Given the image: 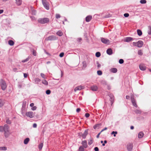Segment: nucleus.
I'll use <instances>...</instances> for the list:
<instances>
[{
	"instance_id": "obj_1",
	"label": "nucleus",
	"mask_w": 151,
	"mask_h": 151,
	"mask_svg": "<svg viewBox=\"0 0 151 151\" xmlns=\"http://www.w3.org/2000/svg\"><path fill=\"white\" fill-rule=\"evenodd\" d=\"M49 19L48 18H40L37 20L39 23L42 24L47 23L49 22Z\"/></svg>"
},
{
	"instance_id": "obj_2",
	"label": "nucleus",
	"mask_w": 151,
	"mask_h": 151,
	"mask_svg": "<svg viewBox=\"0 0 151 151\" xmlns=\"http://www.w3.org/2000/svg\"><path fill=\"white\" fill-rule=\"evenodd\" d=\"M4 130V134L6 137H7L9 134V128L8 125L7 124L4 125L3 127Z\"/></svg>"
},
{
	"instance_id": "obj_3",
	"label": "nucleus",
	"mask_w": 151,
	"mask_h": 151,
	"mask_svg": "<svg viewBox=\"0 0 151 151\" xmlns=\"http://www.w3.org/2000/svg\"><path fill=\"white\" fill-rule=\"evenodd\" d=\"M42 2L44 7L47 10L49 9V3L46 0H42Z\"/></svg>"
},
{
	"instance_id": "obj_4",
	"label": "nucleus",
	"mask_w": 151,
	"mask_h": 151,
	"mask_svg": "<svg viewBox=\"0 0 151 151\" xmlns=\"http://www.w3.org/2000/svg\"><path fill=\"white\" fill-rule=\"evenodd\" d=\"M26 115L28 117L30 118H33L35 116L34 113L32 111H30L26 113Z\"/></svg>"
},
{
	"instance_id": "obj_5",
	"label": "nucleus",
	"mask_w": 151,
	"mask_h": 151,
	"mask_svg": "<svg viewBox=\"0 0 151 151\" xmlns=\"http://www.w3.org/2000/svg\"><path fill=\"white\" fill-rule=\"evenodd\" d=\"M57 39V37L54 36L52 35L50 36L45 39V40L46 41L53 40H56Z\"/></svg>"
},
{
	"instance_id": "obj_6",
	"label": "nucleus",
	"mask_w": 151,
	"mask_h": 151,
	"mask_svg": "<svg viewBox=\"0 0 151 151\" xmlns=\"http://www.w3.org/2000/svg\"><path fill=\"white\" fill-rule=\"evenodd\" d=\"M101 41L102 43L108 45L110 43L109 40L106 39L104 38H101Z\"/></svg>"
},
{
	"instance_id": "obj_7",
	"label": "nucleus",
	"mask_w": 151,
	"mask_h": 151,
	"mask_svg": "<svg viewBox=\"0 0 151 151\" xmlns=\"http://www.w3.org/2000/svg\"><path fill=\"white\" fill-rule=\"evenodd\" d=\"M131 100L133 104V105L135 107H137V105L136 104V102L134 98V96L133 95H132L131 96Z\"/></svg>"
},
{
	"instance_id": "obj_8",
	"label": "nucleus",
	"mask_w": 151,
	"mask_h": 151,
	"mask_svg": "<svg viewBox=\"0 0 151 151\" xmlns=\"http://www.w3.org/2000/svg\"><path fill=\"white\" fill-rule=\"evenodd\" d=\"M84 88V86H78L74 89V91H76L78 90H80Z\"/></svg>"
},
{
	"instance_id": "obj_9",
	"label": "nucleus",
	"mask_w": 151,
	"mask_h": 151,
	"mask_svg": "<svg viewBox=\"0 0 151 151\" xmlns=\"http://www.w3.org/2000/svg\"><path fill=\"white\" fill-rule=\"evenodd\" d=\"M133 145L132 143H129L127 146V148L129 151H131L133 148Z\"/></svg>"
},
{
	"instance_id": "obj_10",
	"label": "nucleus",
	"mask_w": 151,
	"mask_h": 151,
	"mask_svg": "<svg viewBox=\"0 0 151 151\" xmlns=\"http://www.w3.org/2000/svg\"><path fill=\"white\" fill-rule=\"evenodd\" d=\"M133 40H134L133 38L131 37H126L124 39V41L125 42H129Z\"/></svg>"
},
{
	"instance_id": "obj_11",
	"label": "nucleus",
	"mask_w": 151,
	"mask_h": 151,
	"mask_svg": "<svg viewBox=\"0 0 151 151\" xmlns=\"http://www.w3.org/2000/svg\"><path fill=\"white\" fill-rule=\"evenodd\" d=\"M139 69L142 70H145L146 69V67L145 65L140 64L139 65Z\"/></svg>"
},
{
	"instance_id": "obj_12",
	"label": "nucleus",
	"mask_w": 151,
	"mask_h": 151,
	"mask_svg": "<svg viewBox=\"0 0 151 151\" xmlns=\"http://www.w3.org/2000/svg\"><path fill=\"white\" fill-rule=\"evenodd\" d=\"M143 44V42L141 40H139L137 42L138 47H142Z\"/></svg>"
},
{
	"instance_id": "obj_13",
	"label": "nucleus",
	"mask_w": 151,
	"mask_h": 151,
	"mask_svg": "<svg viewBox=\"0 0 151 151\" xmlns=\"http://www.w3.org/2000/svg\"><path fill=\"white\" fill-rule=\"evenodd\" d=\"M88 134V130L86 129L84 133L82 134V138L83 139L85 138L86 136Z\"/></svg>"
},
{
	"instance_id": "obj_14",
	"label": "nucleus",
	"mask_w": 151,
	"mask_h": 151,
	"mask_svg": "<svg viewBox=\"0 0 151 151\" xmlns=\"http://www.w3.org/2000/svg\"><path fill=\"white\" fill-rule=\"evenodd\" d=\"M106 53L109 55H112L113 53L112 50L111 48H109L106 50Z\"/></svg>"
},
{
	"instance_id": "obj_15",
	"label": "nucleus",
	"mask_w": 151,
	"mask_h": 151,
	"mask_svg": "<svg viewBox=\"0 0 151 151\" xmlns=\"http://www.w3.org/2000/svg\"><path fill=\"white\" fill-rule=\"evenodd\" d=\"M109 96L110 98V101H111V105H112L113 103V101L114 100V98L113 95L112 94L110 95Z\"/></svg>"
},
{
	"instance_id": "obj_16",
	"label": "nucleus",
	"mask_w": 151,
	"mask_h": 151,
	"mask_svg": "<svg viewBox=\"0 0 151 151\" xmlns=\"http://www.w3.org/2000/svg\"><path fill=\"white\" fill-rule=\"evenodd\" d=\"M92 19V17L91 16L89 15L86 18V22H89Z\"/></svg>"
},
{
	"instance_id": "obj_17",
	"label": "nucleus",
	"mask_w": 151,
	"mask_h": 151,
	"mask_svg": "<svg viewBox=\"0 0 151 151\" xmlns=\"http://www.w3.org/2000/svg\"><path fill=\"white\" fill-rule=\"evenodd\" d=\"M91 88L93 91H96L98 89V87L96 86H92Z\"/></svg>"
},
{
	"instance_id": "obj_18",
	"label": "nucleus",
	"mask_w": 151,
	"mask_h": 151,
	"mask_svg": "<svg viewBox=\"0 0 151 151\" xmlns=\"http://www.w3.org/2000/svg\"><path fill=\"white\" fill-rule=\"evenodd\" d=\"M82 144L84 148H86L87 147V145L86 141L84 140L83 141Z\"/></svg>"
},
{
	"instance_id": "obj_19",
	"label": "nucleus",
	"mask_w": 151,
	"mask_h": 151,
	"mask_svg": "<svg viewBox=\"0 0 151 151\" xmlns=\"http://www.w3.org/2000/svg\"><path fill=\"white\" fill-rule=\"evenodd\" d=\"M101 124H98L95 125L93 128L95 129H97L100 128V127L101 126Z\"/></svg>"
},
{
	"instance_id": "obj_20",
	"label": "nucleus",
	"mask_w": 151,
	"mask_h": 151,
	"mask_svg": "<svg viewBox=\"0 0 151 151\" xmlns=\"http://www.w3.org/2000/svg\"><path fill=\"white\" fill-rule=\"evenodd\" d=\"M144 135V133L142 132H140L138 134V138H142L143 137Z\"/></svg>"
},
{
	"instance_id": "obj_21",
	"label": "nucleus",
	"mask_w": 151,
	"mask_h": 151,
	"mask_svg": "<svg viewBox=\"0 0 151 151\" xmlns=\"http://www.w3.org/2000/svg\"><path fill=\"white\" fill-rule=\"evenodd\" d=\"M16 3L18 6L21 5L22 3V0H16Z\"/></svg>"
},
{
	"instance_id": "obj_22",
	"label": "nucleus",
	"mask_w": 151,
	"mask_h": 151,
	"mask_svg": "<svg viewBox=\"0 0 151 151\" xmlns=\"http://www.w3.org/2000/svg\"><path fill=\"white\" fill-rule=\"evenodd\" d=\"M31 51L32 52V54L34 56H36L37 55L36 51L34 49L31 48Z\"/></svg>"
},
{
	"instance_id": "obj_23",
	"label": "nucleus",
	"mask_w": 151,
	"mask_h": 151,
	"mask_svg": "<svg viewBox=\"0 0 151 151\" xmlns=\"http://www.w3.org/2000/svg\"><path fill=\"white\" fill-rule=\"evenodd\" d=\"M111 71L113 73H116L117 71V69L116 68H113L111 69Z\"/></svg>"
},
{
	"instance_id": "obj_24",
	"label": "nucleus",
	"mask_w": 151,
	"mask_h": 151,
	"mask_svg": "<svg viewBox=\"0 0 151 151\" xmlns=\"http://www.w3.org/2000/svg\"><path fill=\"white\" fill-rule=\"evenodd\" d=\"M56 34L59 36H61L63 35V33L61 31H59L56 33Z\"/></svg>"
},
{
	"instance_id": "obj_25",
	"label": "nucleus",
	"mask_w": 151,
	"mask_h": 151,
	"mask_svg": "<svg viewBox=\"0 0 151 151\" xmlns=\"http://www.w3.org/2000/svg\"><path fill=\"white\" fill-rule=\"evenodd\" d=\"M93 139L91 138L88 140V143L89 145H91L93 143Z\"/></svg>"
},
{
	"instance_id": "obj_26",
	"label": "nucleus",
	"mask_w": 151,
	"mask_h": 151,
	"mask_svg": "<svg viewBox=\"0 0 151 151\" xmlns=\"http://www.w3.org/2000/svg\"><path fill=\"white\" fill-rule=\"evenodd\" d=\"M0 85H5L6 83L2 79H1L0 80Z\"/></svg>"
},
{
	"instance_id": "obj_27",
	"label": "nucleus",
	"mask_w": 151,
	"mask_h": 151,
	"mask_svg": "<svg viewBox=\"0 0 151 151\" xmlns=\"http://www.w3.org/2000/svg\"><path fill=\"white\" fill-rule=\"evenodd\" d=\"M29 140V139L28 138L25 139L24 141V143L25 144H27Z\"/></svg>"
},
{
	"instance_id": "obj_28",
	"label": "nucleus",
	"mask_w": 151,
	"mask_h": 151,
	"mask_svg": "<svg viewBox=\"0 0 151 151\" xmlns=\"http://www.w3.org/2000/svg\"><path fill=\"white\" fill-rule=\"evenodd\" d=\"M8 44L11 46H13L14 44V42L12 40H9L8 41Z\"/></svg>"
},
{
	"instance_id": "obj_29",
	"label": "nucleus",
	"mask_w": 151,
	"mask_h": 151,
	"mask_svg": "<svg viewBox=\"0 0 151 151\" xmlns=\"http://www.w3.org/2000/svg\"><path fill=\"white\" fill-rule=\"evenodd\" d=\"M137 33L138 35L140 36H141L142 34V31L139 29H137Z\"/></svg>"
},
{
	"instance_id": "obj_30",
	"label": "nucleus",
	"mask_w": 151,
	"mask_h": 151,
	"mask_svg": "<svg viewBox=\"0 0 151 151\" xmlns=\"http://www.w3.org/2000/svg\"><path fill=\"white\" fill-rule=\"evenodd\" d=\"M148 28V33L149 35H151V26H149Z\"/></svg>"
},
{
	"instance_id": "obj_31",
	"label": "nucleus",
	"mask_w": 151,
	"mask_h": 151,
	"mask_svg": "<svg viewBox=\"0 0 151 151\" xmlns=\"http://www.w3.org/2000/svg\"><path fill=\"white\" fill-rule=\"evenodd\" d=\"M6 147H0V150H6Z\"/></svg>"
},
{
	"instance_id": "obj_32",
	"label": "nucleus",
	"mask_w": 151,
	"mask_h": 151,
	"mask_svg": "<svg viewBox=\"0 0 151 151\" xmlns=\"http://www.w3.org/2000/svg\"><path fill=\"white\" fill-rule=\"evenodd\" d=\"M42 83L43 84H45V85H47L48 84L47 82L45 80H44L42 81Z\"/></svg>"
},
{
	"instance_id": "obj_33",
	"label": "nucleus",
	"mask_w": 151,
	"mask_h": 151,
	"mask_svg": "<svg viewBox=\"0 0 151 151\" xmlns=\"http://www.w3.org/2000/svg\"><path fill=\"white\" fill-rule=\"evenodd\" d=\"M147 1L146 0H141L140 2L142 4H145L146 3Z\"/></svg>"
},
{
	"instance_id": "obj_34",
	"label": "nucleus",
	"mask_w": 151,
	"mask_h": 151,
	"mask_svg": "<svg viewBox=\"0 0 151 151\" xmlns=\"http://www.w3.org/2000/svg\"><path fill=\"white\" fill-rule=\"evenodd\" d=\"M43 146V144L42 143H40L39 145V149L40 150H41L42 147Z\"/></svg>"
},
{
	"instance_id": "obj_35",
	"label": "nucleus",
	"mask_w": 151,
	"mask_h": 151,
	"mask_svg": "<svg viewBox=\"0 0 151 151\" xmlns=\"http://www.w3.org/2000/svg\"><path fill=\"white\" fill-rule=\"evenodd\" d=\"M101 55L100 53L99 52H97L96 53V56L97 57H100Z\"/></svg>"
},
{
	"instance_id": "obj_36",
	"label": "nucleus",
	"mask_w": 151,
	"mask_h": 151,
	"mask_svg": "<svg viewBox=\"0 0 151 151\" xmlns=\"http://www.w3.org/2000/svg\"><path fill=\"white\" fill-rule=\"evenodd\" d=\"M60 15L59 14H57L55 15V18L57 19L60 18Z\"/></svg>"
},
{
	"instance_id": "obj_37",
	"label": "nucleus",
	"mask_w": 151,
	"mask_h": 151,
	"mask_svg": "<svg viewBox=\"0 0 151 151\" xmlns=\"http://www.w3.org/2000/svg\"><path fill=\"white\" fill-rule=\"evenodd\" d=\"M138 53L139 55H142L143 54L142 50H138Z\"/></svg>"
},
{
	"instance_id": "obj_38",
	"label": "nucleus",
	"mask_w": 151,
	"mask_h": 151,
	"mask_svg": "<svg viewBox=\"0 0 151 151\" xmlns=\"http://www.w3.org/2000/svg\"><path fill=\"white\" fill-rule=\"evenodd\" d=\"M135 112L137 114H141V111L139 110H138V109L136 110L135 111Z\"/></svg>"
},
{
	"instance_id": "obj_39",
	"label": "nucleus",
	"mask_w": 151,
	"mask_h": 151,
	"mask_svg": "<svg viewBox=\"0 0 151 151\" xmlns=\"http://www.w3.org/2000/svg\"><path fill=\"white\" fill-rule=\"evenodd\" d=\"M97 73L100 76L102 74V73L101 70H98L97 71Z\"/></svg>"
},
{
	"instance_id": "obj_40",
	"label": "nucleus",
	"mask_w": 151,
	"mask_h": 151,
	"mask_svg": "<svg viewBox=\"0 0 151 151\" xmlns=\"http://www.w3.org/2000/svg\"><path fill=\"white\" fill-rule=\"evenodd\" d=\"M40 75H41V76L44 79H45L46 78V76H45V75L44 74L42 73H41L40 74Z\"/></svg>"
},
{
	"instance_id": "obj_41",
	"label": "nucleus",
	"mask_w": 151,
	"mask_h": 151,
	"mask_svg": "<svg viewBox=\"0 0 151 151\" xmlns=\"http://www.w3.org/2000/svg\"><path fill=\"white\" fill-rule=\"evenodd\" d=\"M117 133V132H114V131H113L112 133H111V134H114V137H116V134Z\"/></svg>"
},
{
	"instance_id": "obj_42",
	"label": "nucleus",
	"mask_w": 151,
	"mask_h": 151,
	"mask_svg": "<svg viewBox=\"0 0 151 151\" xmlns=\"http://www.w3.org/2000/svg\"><path fill=\"white\" fill-rule=\"evenodd\" d=\"M79 151H84V149L83 147L82 146H81L79 148Z\"/></svg>"
},
{
	"instance_id": "obj_43",
	"label": "nucleus",
	"mask_w": 151,
	"mask_h": 151,
	"mask_svg": "<svg viewBox=\"0 0 151 151\" xmlns=\"http://www.w3.org/2000/svg\"><path fill=\"white\" fill-rule=\"evenodd\" d=\"M6 88V86H1V88L3 90H5Z\"/></svg>"
},
{
	"instance_id": "obj_44",
	"label": "nucleus",
	"mask_w": 151,
	"mask_h": 151,
	"mask_svg": "<svg viewBox=\"0 0 151 151\" xmlns=\"http://www.w3.org/2000/svg\"><path fill=\"white\" fill-rule=\"evenodd\" d=\"M124 60L122 59H120L119 60V63L120 64H122L124 63Z\"/></svg>"
},
{
	"instance_id": "obj_45",
	"label": "nucleus",
	"mask_w": 151,
	"mask_h": 151,
	"mask_svg": "<svg viewBox=\"0 0 151 151\" xmlns=\"http://www.w3.org/2000/svg\"><path fill=\"white\" fill-rule=\"evenodd\" d=\"M29 60V58H27L26 59H25L24 60H22V62L23 63H24L25 62L28 61Z\"/></svg>"
},
{
	"instance_id": "obj_46",
	"label": "nucleus",
	"mask_w": 151,
	"mask_h": 151,
	"mask_svg": "<svg viewBox=\"0 0 151 151\" xmlns=\"http://www.w3.org/2000/svg\"><path fill=\"white\" fill-rule=\"evenodd\" d=\"M37 107L36 106H33L31 108V109L33 111H35L37 109Z\"/></svg>"
},
{
	"instance_id": "obj_47",
	"label": "nucleus",
	"mask_w": 151,
	"mask_h": 151,
	"mask_svg": "<svg viewBox=\"0 0 151 151\" xmlns=\"http://www.w3.org/2000/svg\"><path fill=\"white\" fill-rule=\"evenodd\" d=\"M40 79L38 78H36L35 79V81L36 83H38V82H40Z\"/></svg>"
},
{
	"instance_id": "obj_48",
	"label": "nucleus",
	"mask_w": 151,
	"mask_h": 151,
	"mask_svg": "<svg viewBox=\"0 0 151 151\" xmlns=\"http://www.w3.org/2000/svg\"><path fill=\"white\" fill-rule=\"evenodd\" d=\"M3 105L2 101L1 99H0V107H2Z\"/></svg>"
},
{
	"instance_id": "obj_49",
	"label": "nucleus",
	"mask_w": 151,
	"mask_h": 151,
	"mask_svg": "<svg viewBox=\"0 0 151 151\" xmlns=\"http://www.w3.org/2000/svg\"><path fill=\"white\" fill-rule=\"evenodd\" d=\"M50 92H51V91L49 90H47L46 92V93L48 95L50 94Z\"/></svg>"
},
{
	"instance_id": "obj_50",
	"label": "nucleus",
	"mask_w": 151,
	"mask_h": 151,
	"mask_svg": "<svg viewBox=\"0 0 151 151\" xmlns=\"http://www.w3.org/2000/svg\"><path fill=\"white\" fill-rule=\"evenodd\" d=\"M129 14L128 13H125L124 16L125 17H127L129 16Z\"/></svg>"
},
{
	"instance_id": "obj_51",
	"label": "nucleus",
	"mask_w": 151,
	"mask_h": 151,
	"mask_svg": "<svg viewBox=\"0 0 151 151\" xmlns=\"http://www.w3.org/2000/svg\"><path fill=\"white\" fill-rule=\"evenodd\" d=\"M64 55V53L63 52H61L59 56L60 57L62 58L63 56Z\"/></svg>"
},
{
	"instance_id": "obj_52",
	"label": "nucleus",
	"mask_w": 151,
	"mask_h": 151,
	"mask_svg": "<svg viewBox=\"0 0 151 151\" xmlns=\"http://www.w3.org/2000/svg\"><path fill=\"white\" fill-rule=\"evenodd\" d=\"M132 44L134 46H136L138 47L137 42H133Z\"/></svg>"
},
{
	"instance_id": "obj_53",
	"label": "nucleus",
	"mask_w": 151,
	"mask_h": 151,
	"mask_svg": "<svg viewBox=\"0 0 151 151\" xmlns=\"http://www.w3.org/2000/svg\"><path fill=\"white\" fill-rule=\"evenodd\" d=\"M85 116L86 118H88L90 114L89 113H87L85 114Z\"/></svg>"
},
{
	"instance_id": "obj_54",
	"label": "nucleus",
	"mask_w": 151,
	"mask_h": 151,
	"mask_svg": "<svg viewBox=\"0 0 151 151\" xmlns=\"http://www.w3.org/2000/svg\"><path fill=\"white\" fill-rule=\"evenodd\" d=\"M4 128L2 126H0V132H2L3 131Z\"/></svg>"
},
{
	"instance_id": "obj_55",
	"label": "nucleus",
	"mask_w": 151,
	"mask_h": 151,
	"mask_svg": "<svg viewBox=\"0 0 151 151\" xmlns=\"http://www.w3.org/2000/svg\"><path fill=\"white\" fill-rule=\"evenodd\" d=\"M6 122L7 124H10L11 123V121L9 120V119H7L6 120Z\"/></svg>"
},
{
	"instance_id": "obj_56",
	"label": "nucleus",
	"mask_w": 151,
	"mask_h": 151,
	"mask_svg": "<svg viewBox=\"0 0 151 151\" xmlns=\"http://www.w3.org/2000/svg\"><path fill=\"white\" fill-rule=\"evenodd\" d=\"M36 14V11L35 10H33L32 11V14L34 15H35Z\"/></svg>"
},
{
	"instance_id": "obj_57",
	"label": "nucleus",
	"mask_w": 151,
	"mask_h": 151,
	"mask_svg": "<svg viewBox=\"0 0 151 151\" xmlns=\"http://www.w3.org/2000/svg\"><path fill=\"white\" fill-rule=\"evenodd\" d=\"M96 63L97 64V67L99 68H100L101 66V65L98 62H97Z\"/></svg>"
},
{
	"instance_id": "obj_58",
	"label": "nucleus",
	"mask_w": 151,
	"mask_h": 151,
	"mask_svg": "<svg viewBox=\"0 0 151 151\" xmlns=\"http://www.w3.org/2000/svg\"><path fill=\"white\" fill-rule=\"evenodd\" d=\"M94 150L95 151H99V149L98 147H96L94 148Z\"/></svg>"
},
{
	"instance_id": "obj_59",
	"label": "nucleus",
	"mask_w": 151,
	"mask_h": 151,
	"mask_svg": "<svg viewBox=\"0 0 151 151\" xmlns=\"http://www.w3.org/2000/svg\"><path fill=\"white\" fill-rule=\"evenodd\" d=\"M33 126L34 128H36L37 126V124L36 123H34L33 124Z\"/></svg>"
},
{
	"instance_id": "obj_60",
	"label": "nucleus",
	"mask_w": 151,
	"mask_h": 151,
	"mask_svg": "<svg viewBox=\"0 0 151 151\" xmlns=\"http://www.w3.org/2000/svg\"><path fill=\"white\" fill-rule=\"evenodd\" d=\"M81 110V109L79 108H77L76 109V112H79Z\"/></svg>"
},
{
	"instance_id": "obj_61",
	"label": "nucleus",
	"mask_w": 151,
	"mask_h": 151,
	"mask_svg": "<svg viewBox=\"0 0 151 151\" xmlns=\"http://www.w3.org/2000/svg\"><path fill=\"white\" fill-rule=\"evenodd\" d=\"M34 104L33 103H32L30 104V106L31 107H32L34 106Z\"/></svg>"
},
{
	"instance_id": "obj_62",
	"label": "nucleus",
	"mask_w": 151,
	"mask_h": 151,
	"mask_svg": "<svg viewBox=\"0 0 151 151\" xmlns=\"http://www.w3.org/2000/svg\"><path fill=\"white\" fill-rule=\"evenodd\" d=\"M24 78H26L27 77V74L26 73H24Z\"/></svg>"
},
{
	"instance_id": "obj_63",
	"label": "nucleus",
	"mask_w": 151,
	"mask_h": 151,
	"mask_svg": "<svg viewBox=\"0 0 151 151\" xmlns=\"http://www.w3.org/2000/svg\"><path fill=\"white\" fill-rule=\"evenodd\" d=\"M17 69L16 68H14L13 69V70L14 72H17Z\"/></svg>"
},
{
	"instance_id": "obj_64",
	"label": "nucleus",
	"mask_w": 151,
	"mask_h": 151,
	"mask_svg": "<svg viewBox=\"0 0 151 151\" xmlns=\"http://www.w3.org/2000/svg\"><path fill=\"white\" fill-rule=\"evenodd\" d=\"M82 40V39L81 38H79L78 39V42H81Z\"/></svg>"
}]
</instances>
